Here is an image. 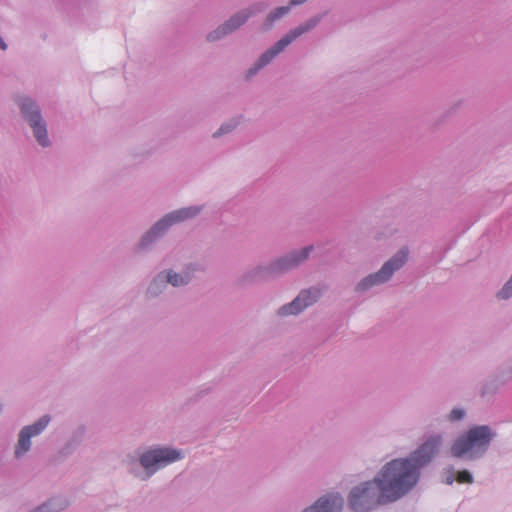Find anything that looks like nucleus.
<instances>
[{
  "label": "nucleus",
  "instance_id": "f257e3e1",
  "mask_svg": "<svg viewBox=\"0 0 512 512\" xmlns=\"http://www.w3.org/2000/svg\"><path fill=\"white\" fill-rule=\"evenodd\" d=\"M441 436L427 439L407 459H394L387 463L374 481L354 488L349 497L355 512H365L376 505L395 501L416 485L420 467L428 464L438 453Z\"/></svg>",
  "mask_w": 512,
  "mask_h": 512
},
{
  "label": "nucleus",
  "instance_id": "f03ea898",
  "mask_svg": "<svg viewBox=\"0 0 512 512\" xmlns=\"http://www.w3.org/2000/svg\"><path fill=\"white\" fill-rule=\"evenodd\" d=\"M494 433L486 425L474 426L459 436L451 446V454L456 458L473 459L484 454L493 439Z\"/></svg>",
  "mask_w": 512,
  "mask_h": 512
},
{
  "label": "nucleus",
  "instance_id": "7ed1b4c3",
  "mask_svg": "<svg viewBox=\"0 0 512 512\" xmlns=\"http://www.w3.org/2000/svg\"><path fill=\"white\" fill-rule=\"evenodd\" d=\"M317 24L316 19L309 20L306 24L300 25L295 29L291 30L284 37H282L272 48L267 50L259 58L258 62L253 68L248 71V77L254 75L259 69L267 65L277 54H279L286 46L303 33L309 31Z\"/></svg>",
  "mask_w": 512,
  "mask_h": 512
},
{
  "label": "nucleus",
  "instance_id": "20e7f679",
  "mask_svg": "<svg viewBox=\"0 0 512 512\" xmlns=\"http://www.w3.org/2000/svg\"><path fill=\"white\" fill-rule=\"evenodd\" d=\"M408 257L407 250H400L393 258L387 261L383 267L375 274H371L362 280L358 286V290H366L369 287L386 282L394 273V271L398 270L403 264L406 262Z\"/></svg>",
  "mask_w": 512,
  "mask_h": 512
},
{
  "label": "nucleus",
  "instance_id": "39448f33",
  "mask_svg": "<svg viewBox=\"0 0 512 512\" xmlns=\"http://www.w3.org/2000/svg\"><path fill=\"white\" fill-rule=\"evenodd\" d=\"M199 212V209L196 207L183 208L177 211H174L160 221H158L152 229L143 237L141 245L146 246L149 242L153 240L154 237L160 235L161 232L166 230L169 226L174 223L183 221L185 219L191 218L195 216Z\"/></svg>",
  "mask_w": 512,
  "mask_h": 512
},
{
  "label": "nucleus",
  "instance_id": "423d86ee",
  "mask_svg": "<svg viewBox=\"0 0 512 512\" xmlns=\"http://www.w3.org/2000/svg\"><path fill=\"white\" fill-rule=\"evenodd\" d=\"M182 455L179 450L168 449V448H157L145 452L141 458V465L146 469L153 471L172 463L178 459H181Z\"/></svg>",
  "mask_w": 512,
  "mask_h": 512
},
{
  "label": "nucleus",
  "instance_id": "0eeeda50",
  "mask_svg": "<svg viewBox=\"0 0 512 512\" xmlns=\"http://www.w3.org/2000/svg\"><path fill=\"white\" fill-rule=\"evenodd\" d=\"M19 105L23 115L27 118L33 129L34 136L38 143L42 146H47L49 142L47 130L45 124L42 122L38 108L27 98L22 99Z\"/></svg>",
  "mask_w": 512,
  "mask_h": 512
},
{
  "label": "nucleus",
  "instance_id": "6e6552de",
  "mask_svg": "<svg viewBox=\"0 0 512 512\" xmlns=\"http://www.w3.org/2000/svg\"><path fill=\"white\" fill-rule=\"evenodd\" d=\"M319 296L320 291L316 288L304 290L290 304L282 306L278 313L281 316L298 314L306 307L315 303Z\"/></svg>",
  "mask_w": 512,
  "mask_h": 512
},
{
  "label": "nucleus",
  "instance_id": "1a4fd4ad",
  "mask_svg": "<svg viewBox=\"0 0 512 512\" xmlns=\"http://www.w3.org/2000/svg\"><path fill=\"white\" fill-rule=\"evenodd\" d=\"M50 421L49 416H43L35 424L24 427L19 435L18 444L15 448L16 457L22 456L30 448V439L41 433V431L48 425Z\"/></svg>",
  "mask_w": 512,
  "mask_h": 512
},
{
  "label": "nucleus",
  "instance_id": "9d476101",
  "mask_svg": "<svg viewBox=\"0 0 512 512\" xmlns=\"http://www.w3.org/2000/svg\"><path fill=\"white\" fill-rule=\"evenodd\" d=\"M343 507V498L338 494H329L320 498L314 505L304 512H340Z\"/></svg>",
  "mask_w": 512,
  "mask_h": 512
},
{
  "label": "nucleus",
  "instance_id": "9b49d317",
  "mask_svg": "<svg viewBox=\"0 0 512 512\" xmlns=\"http://www.w3.org/2000/svg\"><path fill=\"white\" fill-rule=\"evenodd\" d=\"M250 14L246 12H242L231 17L223 26L219 27L216 31L210 33L208 35V40L214 41L219 39L220 37L232 32L233 30L240 27L243 23L247 21Z\"/></svg>",
  "mask_w": 512,
  "mask_h": 512
},
{
  "label": "nucleus",
  "instance_id": "f8f14e48",
  "mask_svg": "<svg viewBox=\"0 0 512 512\" xmlns=\"http://www.w3.org/2000/svg\"><path fill=\"white\" fill-rule=\"evenodd\" d=\"M310 250H311V247H306V248H303L297 254L293 253V254L279 260L274 265L273 269L276 271H282V270L289 269V268H292V267L298 265L299 263H301L308 257Z\"/></svg>",
  "mask_w": 512,
  "mask_h": 512
},
{
  "label": "nucleus",
  "instance_id": "ddd939ff",
  "mask_svg": "<svg viewBox=\"0 0 512 512\" xmlns=\"http://www.w3.org/2000/svg\"><path fill=\"white\" fill-rule=\"evenodd\" d=\"M167 282L172 284L173 286H181L184 284H187L189 282V278L186 276L178 275L176 273H173L172 271H169L167 273Z\"/></svg>",
  "mask_w": 512,
  "mask_h": 512
},
{
  "label": "nucleus",
  "instance_id": "4468645a",
  "mask_svg": "<svg viewBox=\"0 0 512 512\" xmlns=\"http://www.w3.org/2000/svg\"><path fill=\"white\" fill-rule=\"evenodd\" d=\"M290 7L289 6H284V7H279L277 8L273 13H271L268 18H267V21L269 23V25H271L275 20L281 18L282 16H284L286 13H288Z\"/></svg>",
  "mask_w": 512,
  "mask_h": 512
},
{
  "label": "nucleus",
  "instance_id": "2eb2a0df",
  "mask_svg": "<svg viewBox=\"0 0 512 512\" xmlns=\"http://www.w3.org/2000/svg\"><path fill=\"white\" fill-rule=\"evenodd\" d=\"M456 481H457L458 483H461V484H463V483H468V484H470V483H472V482H473V477H472V475L470 474V472H469V471H467V470H462V471H459V472L457 473Z\"/></svg>",
  "mask_w": 512,
  "mask_h": 512
},
{
  "label": "nucleus",
  "instance_id": "dca6fc26",
  "mask_svg": "<svg viewBox=\"0 0 512 512\" xmlns=\"http://www.w3.org/2000/svg\"><path fill=\"white\" fill-rule=\"evenodd\" d=\"M158 282H161V283H164V278L159 275L154 281L153 283L151 284V286L149 287V290H148V293L151 294V295H156L158 293V289H157V286H158Z\"/></svg>",
  "mask_w": 512,
  "mask_h": 512
},
{
  "label": "nucleus",
  "instance_id": "f3484780",
  "mask_svg": "<svg viewBox=\"0 0 512 512\" xmlns=\"http://www.w3.org/2000/svg\"><path fill=\"white\" fill-rule=\"evenodd\" d=\"M464 416V412L461 409H453L449 415V419L452 421L460 420Z\"/></svg>",
  "mask_w": 512,
  "mask_h": 512
},
{
  "label": "nucleus",
  "instance_id": "a211bd4d",
  "mask_svg": "<svg viewBox=\"0 0 512 512\" xmlns=\"http://www.w3.org/2000/svg\"><path fill=\"white\" fill-rule=\"evenodd\" d=\"M235 127V125H230V124H224L220 127V129L214 134V136H218V135H221L223 133H226V132H229L231 131L233 128Z\"/></svg>",
  "mask_w": 512,
  "mask_h": 512
},
{
  "label": "nucleus",
  "instance_id": "6ab92c4d",
  "mask_svg": "<svg viewBox=\"0 0 512 512\" xmlns=\"http://www.w3.org/2000/svg\"><path fill=\"white\" fill-rule=\"evenodd\" d=\"M305 1H306V0H291V1H290V4H291L292 6H295V5L302 4V3H304Z\"/></svg>",
  "mask_w": 512,
  "mask_h": 512
},
{
  "label": "nucleus",
  "instance_id": "aec40b11",
  "mask_svg": "<svg viewBox=\"0 0 512 512\" xmlns=\"http://www.w3.org/2000/svg\"><path fill=\"white\" fill-rule=\"evenodd\" d=\"M454 481V478H453V475H450L446 478V483L447 484H452Z\"/></svg>",
  "mask_w": 512,
  "mask_h": 512
},
{
  "label": "nucleus",
  "instance_id": "412c9836",
  "mask_svg": "<svg viewBox=\"0 0 512 512\" xmlns=\"http://www.w3.org/2000/svg\"><path fill=\"white\" fill-rule=\"evenodd\" d=\"M6 47H7V46H6L5 42H4V41H3V39L0 37V48H1L2 50H5V49H6Z\"/></svg>",
  "mask_w": 512,
  "mask_h": 512
},
{
  "label": "nucleus",
  "instance_id": "4be33fe9",
  "mask_svg": "<svg viewBox=\"0 0 512 512\" xmlns=\"http://www.w3.org/2000/svg\"><path fill=\"white\" fill-rule=\"evenodd\" d=\"M45 509H46V506L39 507V508H38V509H36L34 512H45Z\"/></svg>",
  "mask_w": 512,
  "mask_h": 512
}]
</instances>
